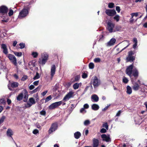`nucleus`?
<instances>
[{"mask_svg":"<svg viewBox=\"0 0 147 147\" xmlns=\"http://www.w3.org/2000/svg\"><path fill=\"white\" fill-rule=\"evenodd\" d=\"M34 88V86L33 85H31L29 87V88L30 90H32Z\"/></svg>","mask_w":147,"mask_h":147,"instance_id":"obj_61","label":"nucleus"},{"mask_svg":"<svg viewBox=\"0 0 147 147\" xmlns=\"http://www.w3.org/2000/svg\"><path fill=\"white\" fill-rule=\"evenodd\" d=\"M132 87L134 90L136 91L138 90L140 88L139 85L137 82L133 84Z\"/></svg>","mask_w":147,"mask_h":147,"instance_id":"obj_18","label":"nucleus"},{"mask_svg":"<svg viewBox=\"0 0 147 147\" xmlns=\"http://www.w3.org/2000/svg\"><path fill=\"white\" fill-rule=\"evenodd\" d=\"M19 45L20 46V48L21 49L24 48L25 47V44L23 43H20V44Z\"/></svg>","mask_w":147,"mask_h":147,"instance_id":"obj_46","label":"nucleus"},{"mask_svg":"<svg viewBox=\"0 0 147 147\" xmlns=\"http://www.w3.org/2000/svg\"><path fill=\"white\" fill-rule=\"evenodd\" d=\"M74 135L75 138L78 139L80 137L81 134L80 132L77 131L74 133Z\"/></svg>","mask_w":147,"mask_h":147,"instance_id":"obj_26","label":"nucleus"},{"mask_svg":"<svg viewBox=\"0 0 147 147\" xmlns=\"http://www.w3.org/2000/svg\"><path fill=\"white\" fill-rule=\"evenodd\" d=\"M74 92L72 91L69 92L63 98V100L67 101L69 99L73 97Z\"/></svg>","mask_w":147,"mask_h":147,"instance_id":"obj_13","label":"nucleus"},{"mask_svg":"<svg viewBox=\"0 0 147 147\" xmlns=\"http://www.w3.org/2000/svg\"><path fill=\"white\" fill-rule=\"evenodd\" d=\"M13 134V132L11 129L9 128L7 130L6 134L8 137H12V136Z\"/></svg>","mask_w":147,"mask_h":147,"instance_id":"obj_19","label":"nucleus"},{"mask_svg":"<svg viewBox=\"0 0 147 147\" xmlns=\"http://www.w3.org/2000/svg\"><path fill=\"white\" fill-rule=\"evenodd\" d=\"M123 82L124 83H125L126 84L128 82V80L126 78V77H124L123 79Z\"/></svg>","mask_w":147,"mask_h":147,"instance_id":"obj_41","label":"nucleus"},{"mask_svg":"<svg viewBox=\"0 0 147 147\" xmlns=\"http://www.w3.org/2000/svg\"><path fill=\"white\" fill-rule=\"evenodd\" d=\"M80 78V76L77 75L75 77L74 81L76 82L78 81Z\"/></svg>","mask_w":147,"mask_h":147,"instance_id":"obj_43","label":"nucleus"},{"mask_svg":"<svg viewBox=\"0 0 147 147\" xmlns=\"http://www.w3.org/2000/svg\"><path fill=\"white\" fill-rule=\"evenodd\" d=\"M40 113L41 115H45L46 114V112L45 111L42 110L40 112Z\"/></svg>","mask_w":147,"mask_h":147,"instance_id":"obj_50","label":"nucleus"},{"mask_svg":"<svg viewBox=\"0 0 147 147\" xmlns=\"http://www.w3.org/2000/svg\"><path fill=\"white\" fill-rule=\"evenodd\" d=\"M126 88V92L127 94H131L132 92V89L131 87L129 86H127Z\"/></svg>","mask_w":147,"mask_h":147,"instance_id":"obj_25","label":"nucleus"},{"mask_svg":"<svg viewBox=\"0 0 147 147\" xmlns=\"http://www.w3.org/2000/svg\"><path fill=\"white\" fill-rule=\"evenodd\" d=\"M84 111H85L86 113V111L85 110V109L83 107L82 108H81L80 110V113H82Z\"/></svg>","mask_w":147,"mask_h":147,"instance_id":"obj_59","label":"nucleus"},{"mask_svg":"<svg viewBox=\"0 0 147 147\" xmlns=\"http://www.w3.org/2000/svg\"><path fill=\"white\" fill-rule=\"evenodd\" d=\"M23 96L24 98L23 101L26 102L28 100V95L27 91L25 89L23 90L22 92L18 95L17 97V99L18 101H20L22 99Z\"/></svg>","mask_w":147,"mask_h":147,"instance_id":"obj_3","label":"nucleus"},{"mask_svg":"<svg viewBox=\"0 0 147 147\" xmlns=\"http://www.w3.org/2000/svg\"><path fill=\"white\" fill-rule=\"evenodd\" d=\"M93 147H98L99 144V140L98 139L94 138L93 139Z\"/></svg>","mask_w":147,"mask_h":147,"instance_id":"obj_17","label":"nucleus"},{"mask_svg":"<svg viewBox=\"0 0 147 147\" xmlns=\"http://www.w3.org/2000/svg\"><path fill=\"white\" fill-rule=\"evenodd\" d=\"M49 55L48 53L44 52L41 54V58L39 59L38 63L41 65H44L48 59Z\"/></svg>","mask_w":147,"mask_h":147,"instance_id":"obj_2","label":"nucleus"},{"mask_svg":"<svg viewBox=\"0 0 147 147\" xmlns=\"http://www.w3.org/2000/svg\"><path fill=\"white\" fill-rule=\"evenodd\" d=\"M131 15L132 18H133L134 16L136 17L138 15V12L132 13L131 14Z\"/></svg>","mask_w":147,"mask_h":147,"instance_id":"obj_42","label":"nucleus"},{"mask_svg":"<svg viewBox=\"0 0 147 147\" xmlns=\"http://www.w3.org/2000/svg\"><path fill=\"white\" fill-rule=\"evenodd\" d=\"M133 41L134 43V44L133 45V47L134 49H136L137 47L138 40L137 39L134 38H133Z\"/></svg>","mask_w":147,"mask_h":147,"instance_id":"obj_24","label":"nucleus"},{"mask_svg":"<svg viewBox=\"0 0 147 147\" xmlns=\"http://www.w3.org/2000/svg\"><path fill=\"white\" fill-rule=\"evenodd\" d=\"M27 78V77L26 76H23V77L21 79V80L22 81H24Z\"/></svg>","mask_w":147,"mask_h":147,"instance_id":"obj_53","label":"nucleus"},{"mask_svg":"<svg viewBox=\"0 0 147 147\" xmlns=\"http://www.w3.org/2000/svg\"><path fill=\"white\" fill-rule=\"evenodd\" d=\"M40 77V75H39L38 72L36 73V75L34 77L33 79L35 80L39 78Z\"/></svg>","mask_w":147,"mask_h":147,"instance_id":"obj_35","label":"nucleus"},{"mask_svg":"<svg viewBox=\"0 0 147 147\" xmlns=\"http://www.w3.org/2000/svg\"><path fill=\"white\" fill-rule=\"evenodd\" d=\"M7 11L8 8L6 6L3 5L0 7V13L1 14L2 18H5L7 17Z\"/></svg>","mask_w":147,"mask_h":147,"instance_id":"obj_4","label":"nucleus"},{"mask_svg":"<svg viewBox=\"0 0 147 147\" xmlns=\"http://www.w3.org/2000/svg\"><path fill=\"white\" fill-rule=\"evenodd\" d=\"M105 13L108 16H113L116 13V12L114 9H106Z\"/></svg>","mask_w":147,"mask_h":147,"instance_id":"obj_11","label":"nucleus"},{"mask_svg":"<svg viewBox=\"0 0 147 147\" xmlns=\"http://www.w3.org/2000/svg\"><path fill=\"white\" fill-rule=\"evenodd\" d=\"M81 85L82 83H76L74 84L73 85V87L74 89L76 90L78 89L79 86H81Z\"/></svg>","mask_w":147,"mask_h":147,"instance_id":"obj_22","label":"nucleus"},{"mask_svg":"<svg viewBox=\"0 0 147 147\" xmlns=\"http://www.w3.org/2000/svg\"><path fill=\"white\" fill-rule=\"evenodd\" d=\"M114 4L113 3H109L108 4V7L110 8H112L114 6Z\"/></svg>","mask_w":147,"mask_h":147,"instance_id":"obj_31","label":"nucleus"},{"mask_svg":"<svg viewBox=\"0 0 147 147\" xmlns=\"http://www.w3.org/2000/svg\"><path fill=\"white\" fill-rule=\"evenodd\" d=\"M5 119V116H2L0 119V124L3 122Z\"/></svg>","mask_w":147,"mask_h":147,"instance_id":"obj_47","label":"nucleus"},{"mask_svg":"<svg viewBox=\"0 0 147 147\" xmlns=\"http://www.w3.org/2000/svg\"><path fill=\"white\" fill-rule=\"evenodd\" d=\"M116 10L118 13H119L120 11V7L119 6H117L116 7Z\"/></svg>","mask_w":147,"mask_h":147,"instance_id":"obj_56","label":"nucleus"},{"mask_svg":"<svg viewBox=\"0 0 147 147\" xmlns=\"http://www.w3.org/2000/svg\"><path fill=\"white\" fill-rule=\"evenodd\" d=\"M92 84L94 88H95L98 87L101 84V82L100 79L98 78L96 76H94L92 80Z\"/></svg>","mask_w":147,"mask_h":147,"instance_id":"obj_7","label":"nucleus"},{"mask_svg":"<svg viewBox=\"0 0 147 147\" xmlns=\"http://www.w3.org/2000/svg\"><path fill=\"white\" fill-rule=\"evenodd\" d=\"M14 54L15 55L18 57H20L22 55V53L21 52H18L15 51L14 52Z\"/></svg>","mask_w":147,"mask_h":147,"instance_id":"obj_30","label":"nucleus"},{"mask_svg":"<svg viewBox=\"0 0 147 147\" xmlns=\"http://www.w3.org/2000/svg\"><path fill=\"white\" fill-rule=\"evenodd\" d=\"M121 28V27L120 26H116L115 27L114 30L115 31V32L119 31Z\"/></svg>","mask_w":147,"mask_h":147,"instance_id":"obj_40","label":"nucleus"},{"mask_svg":"<svg viewBox=\"0 0 147 147\" xmlns=\"http://www.w3.org/2000/svg\"><path fill=\"white\" fill-rule=\"evenodd\" d=\"M51 95L49 96H48L45 99V103H46L47 102H48L49 101L51 100Z\"/></svg>","mask_w":147,"mask_h":147,"instance_id":"obj_32","label":"nucleus"},{"mask_svg":"<svg viewBox=\"0 0 147 147\" xmlns=\"http://www.w3.org/2000/svg\"><path fill=\"white\" fill-rule=\"evenodd\" d=\"M107 30L110 33L114 32H115L114 28L115 24L113 23L111 21H109L107 22Z\"/></svg>","mask_w":147,"mask_h":147,"instance_id":"obj_6","label":"nucleus"},{"mask_svg":"<svg viewBox=\"0 0 147 147\" xmlns=\"http://www.w3.org/2000/svg\"><path fill=\"white\" fill-rule=\"evenodd\" d=\"M121 112V111H119L116 114V116H119L120 115Z\"/></svg>","mask_w":147,"mask_h":147,"instance_id":"obj_62","label":"nucleus"},{"mask_svg":"<svg viewBox=\"0 0 147 147\" xmlns=\"http://www.w3.org/2000/svg\"><path fill=\"white\" fill-rule=\"evenodd\" d=\"M101 137L102 139V140L106 142H109L111 141V139L109 135H106L105 134H103L101 135Z\"/></svg>","mask_w":147,"mask_h":147,"instance_id":"obj_15","label":"nucleus"},{"mask_svg":"<svg viewBox=\"0 0 147 147\" xmlns=\"http://www.w3.org/2000/svg\"><path fill=\"white\" fill-rule=\"evenodd\" d=\"M102 127L105 128L106 129L108 130L109 128L108 125L107 123L106 122L102 124Z\"/></svg>","mask_w":147,"mask_h":147,"instance_id":"obj_37","label":"nucleus"},{"mask_svg":"<svg viewBox=\"0 0 147 147\" xmlns=\"http://www.w3.org/2000/svg\"><path fill=\"white\" fill-rule=\"evenodd\" d=\"M7 102L8 105H9L11 103V101L10 99H8L7 100Z\"/></svg>","mask_w":147,"mask_h":147,"instance_id":"obj_64","label":"nucleus"},{"mask_svg":"<svg viewBox=\"0 0 147 147\" xmlns=\"http://www.w3.org/2000/svg\"><path fill=\"white\" fill-rule=\"evenodd\" d=\"M7 57L8 58L11 62L15 66H17V60L16 57L14 55L9 54L7 55Z\"/></svg>","mask_w":147,"mask_h":147,"instance_id":"obj_8","label":"nucleus"},{"mask_svg":"<svg viewBox=\"0 0 147 147\" xmlns=\"http://www.w3.org/2000/svg\"><path fill=\"white\" fill-rule=\"evenodd\" d=\"M13 10H12V9L9 10V12L8 13L9 16H11L13 15Z\"/></svg>","mask_w":147,"mask_h":147,"instance_id":"obj_44","label":"nucleus"},{"mask_svg":"<svg viewBox=\"0 0 147 147\" xmlns=\"http://www.w3.org/2000/svg\"><path fill=\"white\" fill-rule=\"evenodd\" d=\"M40 87H38L37 88H36V89H34V90H33L32 92V93H34L35 92H36L38 90H39L40 89Z\"/></svg>","mask_w":147,"mask_h":147,"instance_id":"obj_45","label":"nucleus"},{"mask_svg":"<svg viewBox=\"0 0 147 147\" xmlns=\"http://www.w3.org/2000/svg\"><path fill=\"white\" fill-rule=\"evenodd\" d=\"M111 105L109 104V105H108L107 106H106L105 107L104 109H102L103 111H105L108 108H109V107Z\"/></svg>","mask_w":147,"mask_h":147,"instance_id":"obj_54","label":"nucleus"},{"mask_svg":"<svg viewBox=\"0 0 147 147\" xmlns=\"http://www.w3.org/2000/svg\"><path fill=\"white\" fill-rule=\"evenodd\" d=\"M35 101L34 99L33 98H30L29 101L27 104H25V106L26 108L30 107L32 105L35 103Z\"/></svg>","mask_w":147,"mask_h":147,"instance_id":"obj_12","label":"nucleus"},{"mask_svg":"<svg viewBox=\"0 0 147 147\" xmlns=\"http://www.w3.org/2000/svg\"><path fill=\"white\" fill-rule=\"evenodd\" d=\"M34 97L35 98L37 101H38V100H39L37 94H36L34 95Z\"/></svg>","mask_w":147,"mask_h":147,"instance_id":"obj_58","label":"nucleus"},{"mask_svg":"<svg viewBox=\"0 0 147 147\" xmlns=\"http://www.w3.org/2000/svg\"><path fill=\"white\" fill-rule=\"evenodd\" d=\"M135 57L133 56H128L127 57L126 59L127 61L133 62L134 60Z\"/></svg>","mask_w":147,"mask_h":147,"instance_id":"obj_23","label":"nucleus"},{"mask_svg":"<svg viewBox=\"0 0 147 147\" xmlns=\"http://www.w3.org/2000/svg\"><path fill=\"white\" fill-rule=\"evenodd\" d=\"M94 61L95 63H99L101 59L99 58H96L94 59Z\"/></svg>","mask_w":147,"mask_h":147,"instance_id":"obj_38","label":"nucleus"},{"mask_svg":"<svg viewBox=\"0 0 147 147\" xmlns=\"http://www.w3.org/2000/svg\"><path fill=\"white\" fill-rule=\"evenodd\" d=\"M39 132L38 130L37 129H35L33 131V133L34 134H36Z\"/></svg>","mask_w":147,"mask_h":147,"instance_id":"obj_51","label":"nucleus"},{"mask_svg":"<svg viewBox=\"0 0 147 147\" xmlns=\"http://www.w3.org/2000/svg\"><path fill=\"white\" fill-rule=\"evenodd\" d=\"M82 78H85L87 77V75L85 73H83L82 75Z\"/></svg>","mask_w":147,"mask_h":147,"instance_id":"obj_55","label":"nucleus"},{"mask_svg":"<svg viewBox=\"0 0 147 147\" xmlns=\"http://www.w3.org/2000/svg\"><path fill=\"white\" fill-rule=\"evenodd\" d=\"M1 48L3 49V52L5 55L7 54L8 50L6 45L4 44H2L1 45Z\"/></svg>","mask_w":147,"mask_h":147,"instance_id":"obj_20","label":"nucleus"},{"mask_svg":"<svg viewBox=\"0 0 147 147\" xmlns=\"http://www.w3.org/2000/svg\"><path fill=\"white\" fill-rule=\"evenodd\" d=\"M3 19H4L2 20H1V21L2 22H8L9 19L8 18V16H7V17L6 18H3Z\"/></svg>","mask_w":147,"mask_h":147,"instance_id":"obj_36","label":"nucleus"},{"mask_svg":"<svg viewBox=\"0 0 147 147\" xmlns=\"http://www.w3.org/2000/svg\"><path fill=\"white\" fill-rule=\"evenodd\" d=\"M89 67L90 69H93L94 67V64L92 62L90 63L89 64Z\"/></svg>","mask_w":147,"mask_h":147,"instance_id":"obj_34","label":"nucleus"},{"mask_svg":"<svg viewBox=\"0 0 147 147\" xmlns=\"http://www.w3.org/2000/svg\"><path fill=\"white\" fill-rule=\"evenodd\" d=\"M107 132L106 129L102 128L101 129L100 132L102 133H105Z\"/></svg>","mask_w":147,"mask_h":147,"instance_id":"obj_49","label":"nucleus"},{"mask_svg":"<svg viewBox=\"0 0 147 147\" xmlns=\"http://www.w3.org/2000/svg\"><path fill=\"white\" fill-rule=\"evenodd\" d=\"M116 42V39L115 38H112L107 43V46H110L114 45Z\"/></svg>","mask_w":147,"mask_h":147,"instance_id":"obj_16","label":"nucleus"},{"mask_svg":"<svg viewBox=\"0 0 147 147\" xmlns=\"http://www.w3.org/2000/svg\"><path fill=\"white\" fill-rule=\"evenodd\" d=\"M38 54L37 52H33L32 53V55L34 58H36L38 57Z\"/></svg>","mask_w":147,"mask_h":147,"instance_id":"obj_33","label":"nucleus"},{"mask_svg":"<svg viewBox=\"0 0 147 147\" xmlns=\"http://www.w3.org/2000/svg\"><path fill=\"white\" fill-rule=\"evenodd\" d=\"M56 69V67L55 65H52L51 66V69L50 75L51 76V79H52L54 76V75L55 74Z\"/></svg>","mask_w":147,"mask_h":147,"instance_id":"obj_14","label":"nucleus"},{"mask_svg":"<svg viewBox=\"0 0 147 147\" xmlns=\"http://www.w3.org/2000/svg\"><path fill=\"white\" fill-rule=\"evenodd\" d=\"M92 107L93 110L95 111H96L99 109V106L98 105L94 104L92 105Z\"/></svg>","mask_w":147,"mask_h":147,"instance_id":"obj_28","label":"nucleus"},{"mask_svg":"<svg viewBox=\"0 0 147 147\" xmlns=\"http://www.w3.org/2000/svg\"><path fill=\"white\" fill-rule=\"evenodd\" d=\"M90 124V121L89 120H85L84 122V124L86 126Z\"/></svg>","mask_w":147,"mask_h":147,"instance_id":"obj_39","label":"nucleus"},{"mask_svg":"<svg viewBox=\"0 0 147 147\" xmlns=\"http://www.w3.org/2000/svg\"><path fill=\"white\" fill-rule=\"evenodd\" d=\"M39 83V81H36L34 82L33 83V84L37 86L38 85V84Z\"/></svg>","mask_w":147,"mask_h":147,"instance_id":"obj_63","label":"nucleus"},{"mask_svg":"<svg viewBox=\"0 0 147 147\" xmlns=\"http://www.w3.org/2000/svg\"><path fill=\"white\" fill-rule=\"evenodd\" d=\"M134 21V19L131 16V18L129 20V22L130 23H133Z\"/></svg>","mask_w":147,"mask_h":147,"instance_id":"obj_60","label":"nucleus"},{"mask_svg":"<svg viewBox=\"0 0 147 147\" xmlns=\"http://www.w3.org/2000/svg\"><path fill=\"white\" fill-rule=\"evenodd\" d=\"M120 18V16L119 15H117L113 17V19L117 22L119 20Z\"/></svg>","mask_w":147,"mask_h":147,"instance_id":"obj_29","label":"nucleus"},{"mask_svg":"<svg viewBox=\"0 0 147 147\" xmlns=\"http://www.w3.org/2000/svg\"><path fill=\"white\" fill-rule=\"evenodd\" d=\"M19 85L18 83L16 82H13L11 83L10 84V85L13 88H16L18 87Z\"/></svg>","mask_w":147,"mask_h":147,"instance_id":"obj_27","label":"nucleus"},{"mask_svg":"<svg viewBox=\"0 0 147 147\" xmlns=\"http://www.w3.org/2000/svg\"><path fill=\"white\" fill-rule=\"evenodd\" d=\"M29 9L28 8H24L20 12L18 16V18H22L27 16L28 14Z\"/></svg>","mask_w":147,"mask_h":147,"instance_id":"obj_5","label":"nucleus"},{"mask_svg":"<svg viewBox=\"0 0 147 147\" xmlns=\"http://www.w3.org/2000/svg\"><path fill=\"white\" fill-rule=\"evenodd\" d=\"M48 92V91L47 90H45V91L43 92H42V93H41V95L44 96H45L46 94Z\"/></svg>","mask_w":147,"mask_h":147,"instance_id":"obj_57","label":"nucleus"},{"mask_svg":"<svg viewBox=\"0 0 147 147\" xmlns=\"http://www.w3.org/2000/svg\"><path fill=\"white\" fill-rule=\"evenodd\" d=\"M91 98L93 100V102H97L98 101L99 98L96 94H94L92 95Z\"/></svg>","mask_w":147,"mask_h":147,"instance_id":"obj_21","label":"nucleus"},{"mask_svg":"<svg viewBox=\"0 0 147 147\" xmlns=\"http://www.w3.org/2000/svg\"><path fill=\"white\" fill-rule=\"evenodd\" d=\"M126 72V74L131 78L132 75L136 78L138 76V70L136 68L133 67V65H131L127 67Z\"/></svg>","mask_w":147,"mask_h":147,"instance_id":"obj_1","label":"nucleus"},{"mask_svg":"<svg viewBox=\"0 0 147 147\" xmlns=\"http://www.w3.org/2000/svg\"><path fill=\"white\" fill-rule=\"evenodd\" d=\"M62 103V102L61 101L53 103L49 107V109L50 110L54 109L60 105Z\"/></svg>","mask_w":147,"mask_h":147,"instance_id":"obj_10","label":"nucleus"},{"mask_svg":"<svg viewBox=\"0 0 147 147\" xmlns=\"http://www.w3.org/2000/svg\"><path fill=\"white\" fill-rule=\"evenodd\" d=\"M135 53V52H134L132 51H130L128 52V56H132V55H134Z\"/></svg>","mask_w":147,"mask_h":147,"instance_id":"obj_48","label":"nucleus"},{"mask_svg":"<svg viewBox=\"0 0 147 147\" xmlns=\"http://www.w3.org/2000/svg\"><path fill=\"white\" fill-rule=\"evenodd\" d=\"M89 106L87 104H85L83 106V107L85 109H87L89 108Z\"/></svg>","mask_w":147,"mask_h":147,"instance_id":"obj_52","label":"nucleus"},{"mask_svg":"<svg viewBox=\"0 0 147 147\" xmlns=\"http://www.w3.org/2000/svg\"><path fill=\"white\" fill-rule=\"evenodd\" d=\"M58 128V124L57 123H53L49 130V134H51L55 131Z\"/></svg>","mask_w":147,"mask_h":147,"instance_id":"obj_9","label":"nucleus"}]
</instances>
